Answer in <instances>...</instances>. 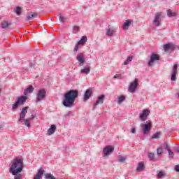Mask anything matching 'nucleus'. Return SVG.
<instances>
[{"mask_svg": "<svg viewBox=\"0 0 179 179\" xmlns=\"http://www.w3.org/2000/svg\"><path fill=\"white\" fill-rule=\"evenodd\" d=\"M166 176V173L163 171H157V178H163Z\"/></svg>", "mask_w": 179, "mask_h": 179, "instance_id": "31", "label": "nucleus"}, {"mask_svg": "<svg viewBox=\"0 0 179 179\" xmlns=\"http://www.w3.org/2000/svg\"><path fill=\"white\" fill-rule=\"evenodd\" d=\"M176 97H177V99H179V92H178V93L176 94Z\"/></svg>", "mask_w": 179, "mask_h": 179, "instance_id": "50", "label": "nucleus"}, {"mask_svg": "<svg viewBox=\"0 0 179 179\" xmlns=\"http://www.w3.org/2000/svg\"><path fill=\"white\" fill-rule=\"evenodd\" d=\"M140 127L141 128V131L144 135H146L147 134H149L150 131H152V122L149 121H146L145 123H141L140 124Z\"/></svg>", "mask_w": 179, "mask_h": 179, "instance_id": "5", "label": "nucleus"}, {"mask_svg": "<svg viewBox=\"0 0 179 179\" xmlns=\"http://www.w3.org/2000/svg\"><path fill=\"white\" fill-rule=\"evenodd\" d=\"M156 61H160V56L157 54H152L150 58L148 61V66H153V64Z\"/></svg>", "mask_w": 179, "mask_h": 179, "instance_id": "8", "label": "nucleus"}, {"mask_svg": "<svg viewBox=\"0 0 179 179\" xmlns=\"http://www.w3.org/2000/svg\"><path fill=\"white\" fill-rule=\"evenodd\" d=\"M175 171H176L177 173H179V165H176L175 166Z\"/></svg>", "mask_w": 179, "mask_h": 179, "instance_id": "44", "label": "nucleus"}, {"mask_svg": "<svg viewBox=\"0 0 179 179\" xmlns=\"http://www.w3.org/2000/svg\"><path fill=\"white\" fill-rule=\"evenodd\" d=\"M34 118V115H31V117H29V121H31Z\"/></svg>", "mask_w": 179, "mask_h": 179, "instance_id": "45", "label": "nucleus"}, {"mask_svg": "<svg viewBox=\"0 0 179 179\" xmlns=\"http://www.w3.org/2000/svg\"><path fill=\"white\" fill-rule=\"evenodd\" d=\"M3 126L0 124V132H1V131H2V129H3Z\"/></svg>", "mask_w": 179, "mask_h": 179, "instance_id": "47", "label": "nucleus"}, {"mask_svg": "<svg viewBox=\"0 0 179 179\" xmlns=\"http://www.w3.org/2000/svg\"><path fill=\"white\" fill-rule=\"evenodd\" d=\"M79 45H80L78 43L76 44L75 48L73 49L74 52H76V51H78V48H79Z\"/></svg>", "mask_w": 179, "mask_h": 179, "instance_id": "40", "label": "nucleus"}, {"mask_svg": "<svg viewBox=\"0 0 179 179\" xmlns=\"http://www.w3.org/2000/svg\"><path fill=\"white\" fill-rule=\"evenodd\" d=\"M27 110H29L28 106H26L22 109L21 113H20L19 121L20 122H24V125H26V127H27L28 128H30V127H31V125L30 124V120L25 119L26 115L27 114Z\"/></svg>", "mask_w": 179, "mask_h": 179, "instance_id": "3", "label": "nucleus"}, {"mask_svg": "<svg viewBox=\"0 0 179 179\" xmlns=\"http://www.w3.org/2000/svg\"><path fill=\"white\" fill-rule=\"evenodd\" d=\"M167 15L169 17H174L176 13L171 12V10H167Z\"/></svg>", "mask_w": 179, "mask_h": 179, "instance_id": "32", "label": "nucleus"}, {"mask_svg": "<svg viewBox=\"0 0 179 179\" xmlns=\"http://www.w3.org/2000/svg\"><path fill=\"white\" fill-rule=\"evenodd\" d=\"M59 21L62 22V23H65V22H66V17H65L64 16L60 15L59 17Z\"/></svg>", "mask_w": 179, "mask_h": 179, "instance_id": "37", "label": "nucleus"}, {"mask_svg": "<svg viewBox=\"0 0 179 179\" xmlns=\"http://www.w3.org/2000/svg\"><path fill=\"white\" fill-rule=\"evenodd\" d=\"M81 75H89L90 73V69L85 68L80 70Z\"/></svg>", "mask_w": 179, "mask_h": 179, "instance_id": "23", "label": "nucleus"}, {"mask_svg": "<svg viewBox=\"0 0 179 179\" xmlns=\"http://www.w3.org/2000/svg\"><path fill=\"white\" fill-rule=\"evenodd\" d=\"M37 16V13H30L27 16V20H33V17Z\"/></svg>", "mask_w": 179, "mask_h": 179, "instance_id": "24", "label": "nucleus"}, {"mask_svg": "<svg viewBox=\"0 0 179 179\" xmlns=\"http://www.w3.org/2000/svg\"><path fill=\"white\" fill-rule=\"evenodd\" d=\"M138 82L139 80L138 78H135L134 80L130 83V85L128 88V91L130 93H135L136 92V89L139 85Z\"/></svg>", "mask_w": 179, "mask_h": 179, "instance_id": "7", "label": "nucleus"}, {"mask_svg": "<svg viewBox=\"0 0 179 179\" xmlns=\"http://www.w3.org/2000/svg\"><path fill=\"white\" fill-rule=\"evenodd\" d=\"M11 23L9 22L8 21H2L1 22V29H8V27H9V26H11Z\"/></svg>", "mask_w": 179, "mask_h": 179, "instance_id": "21", "label": "nucleus"}, {"mask_svg": "<svg viewBox=\"0 0 179 179\" xmlns=\"http://www.w3.org/2000/svg\"><path fill=\"white\" fill-rule=\"evenodd\" d=\"M114 152V147L111 145H106L103 149V156L105 157H108L111 153Z\"/></svg>", "mask_w": 179, "mask_h": 179, "instance_id": "9", "label": "nucleus"}, {"mask_svg": "<svg viewBox=\"0 0 179 179\" xmlns=\"http://www.w3.org/2000/svg\"><path fill=\"white\" fill-rule=\"evenodd\" d=\"M164 18V14L162 12H157L155 13L154 19L152 20V24L155 27H159L162 26V19Z\"/></svg>", "mask_w": 179, "mask_h": 179, "instance_id": "4", "label": "nucleus"}, {"mask_svg": "<svg viewBox=\"0 0 179 179\" xmlns=\"http://www.w3.org/2000/svg\"><path fill=\"white\" fill-rule=\"evenodd\" d=\"M19 106H20V105L19 103L17 102V101H16L15 102V103L13 104V106H12L13 110H15L17 109V108H19Z\"/></svg>", "mask_w": 179, "mask_h": 179, "instance_id": "35", "label": "nucleus"}, {"mask_svg": "<svg viewBox=\"0 0 179 179\" xmlns=\"http://www.w3.org/2000/svg\"><path fill=\"white\" fill-rule=\"evenodd\" d=\"M23 171V159L16 157L10 167V173L15 176V179H22V173Z\"/></svg>", "mask_w": 179, "mask_h": 179, "instance_id": "1", "label": "nucleus"}, {"mask_svg": "<svg viewBox=\"0 0 179 179\" xmlns=\"http://www.w3.org/2000/svg\"><path fill=\"white\" fill-rule=\"evenodd\" d=\"M34 65H36V62H31L29 64V66H30V68H33V67H34Z\"/></svg>", "mask_w": 179, "mask_h": 179, "instance_id": "42", "label": "nucleus"}, {"mask_svg": "<svg viewBox=\"0 0 179 179\" xmlns=\"http://www.w3.org/2000/svg\"><path fill=\"white\" fill-rule=\"evenodd\" d=\"M69 115H71V113L69 112L68 113L66 114V117H69Z\"/></svg>", "mask_w": 179, "mask_h": 179, "instance_id": "49", "label": "nucleus"}, {"mask_svg": "<svg viewBox=\"0 0 179 179\" xmlns=\"http://www.w3.org/2000/svg\"><path fill=\"white\" fill-rule=\"evenodd\" d=\"M43 174H44V171L43 169H39L34 179H41V177H43Z\"/></svg>", "mask_w": 179, "mask_h": 179, "instance_id": "22", "label": "nucleus"}, {"mask_svg": "<svg viewBox=\"0 0 179 179\" xmlns=\"http://www.w3.org/2000/svg\"><path fill=\"white\" fill-rule=\"evenodd\" d=\"M163 48L165 52H169V51H173V50H175L176 45L171 43H169L164 45Z\"/></svg>", "mask_w": 179, "mask_h": 179, "instance_id": "14", "label": "nucleus"}, {"mask_svg": "<svg viewBox=\"0 0 179 179\" xmlns=\"http://www.w3.org/2000/svg\"><path fill=\"white\" fill-rule=\"evenodd\" d=\"M144 169H145V163H143V162H139L138 164L136 171L141 173V171H143Z\"/></svg>", "mask_w": 179, "mask_h": 179, "instance_id": "19", "label": "nucleus"}, {"mask_svg": "<svg viewBox=\"0 0 179 179\" xmlns=\"http://www.w3.org/2000/svg\"><path fill=\"white\" fill-rule=\"evenodd\" d=\"M149 114H150V111L148 109H144L140 113V120L143 122L146 121L148 120V117H149Z\"/></svg>", "mask_w": 179, "mask_h": 179, "instance_id": "12", "label": "nucleus"}, {"mask_svg": "<svg viewBox=\"0 0 179 179\" xmlns=\"http://www.w3.org/2000/svg\"><path fill=\"white\" fill-rule=\"evenodd\" d=\"M125 160H127V157L122 155L119 156L117 159V162H119L120 163H125Z\"/></svg>", "mask_w": 179, "mask_h": 179, "instance_id": "28", "label": "nucleus"}, {"mask_svg": "<svg viewBox=\"0 0 179 179\" xmlns=\"http://www.w3.org/2000/svg\"><path fill=\"white\" fill-rule=\"evenodd\" d=\"M131 132L132 134H135L136 132V131L135 130V128L131 129Z\"/></svg>", "mask_w": 179, "mask_h": 179, "instance_id": "46", "label": "nucleus"}, {"mask_svg": "<svg viewBox=\"0 0 179 179\" xmlns=\"http://www.w3.org/2000/svg\"><path fill=\"white\" fill-rule=\"evenodd\" d=\"M45 179H55V177H54V176H52V174H51V173H46L45 175Z\"/></svg>", "mask_w": 179, "mask_h": 179, "instance_id": "33", "label": "nucleus"}, {"mask_svg": "<svg viewBox=\"0 0 179 179\" xmlns=\"http://www.w3.org/2000/svg\"><path fill=\"white\" fill-rule=\"evenodd\" d=\"M164 149H166V150H168V152H169V150H170V147H169V145L165 144Z\"/></svg>", "mask_w": 179, "mask_h": 179, "instance_id": "43", "label": "nucleus"}, {"mask_svg": "<svg viewBox=\"0 0 179 179\" xmlns=\"http://www.w3.org/2000/svg\"><path fill=\"white\" fill-rule=\"evenodd\" d=\"M114 34V30L111 28H108L106 29V35L107 36H111Z\"/></svg>", "mask_w": 179, "mask_h": 179, "instance_id": "27", "label": "nucleus"}, {"mask_svg": "<svg viewBox=\"0 0 179 179\" xmlns=\"http://www.w3.org/2000/svg\"><path fill=\"white\" fill-rule=\"evenodd\" d=\"M76 59L78 62V66H83L85 62H86V58H85V54L83 53L77 55Z\"/></svg>", "mask_w": 179, "mask_h": 179, "instance_id": "10", "label": "nucleus"}, {"mask_svg": "<svg viewBox=\"0 0 179 179\" xmlns=\"http://www.w3.org/2000/svg\"><path fill=\"white\" fill-rule=\"evenodd\" d=\"M175 150H176V152H178V153H179V147L176 148Z\"/></svg>", "mask_w": 179, "mask_h": 179, "instance_id": "48", "label": "nucleus"}, {"mask_svg": "<svg viewBox=\"0 0 179 179\" xmlns=\"http://www.w3.org/2000/svg\"><path fill=\"white\" fill-rule=\"evenodd\" d=\"M133 59V56H128L127 59L124 62V65H128Z\"/></svg>", "mask_w": 179, "mask_h": 179, "instance_id": "26", "label": "nucleus"}, {"mask_svg": "<svg viewBox=\"0 0 179 179\" xmlns=\"http://www.w3.org/2000/svg\"><path fill=\"white\" fill-rule=\"evenodd\" d=\"M114 79H117V78H118V76L115 75L113 76Z\"/></svg>", "mask_w": 179, "mask_h": 179, "instance_id": "51", "label": "nucleus"}, {"mask_svg": "<svg viewBox=\"0 0 179 179\" xmlns=\"http://www.w3.org/2000/svg\"><path fill=\"white\" fill-rule=\"evenodd\" d=\"M73 31L75 34L78 33V31H79V27L78 26H74L73 27Z\"/></svg>", "mask_w": 179, "mask_h": 179, "instance_id": "41", "label": "nucleus"}, {"mask_svg": "<svg viewBox=\"0 0 179 179\" xmlns=\"http://www.w3.org/2000/svg\"><path fill=\"white\" fill-rule=\"evenodd\" d=\"M34 90V87H33V85H29L27 88L24 90V96H27L29 93H33Z\"/></svg>", "mask_w": 179, "mask_h": 179, "instance_id": "18", "label": "nucleus"}, {"mask_svg": "<svg viewBox=\"0 0 179 179\" xmlns=\"http://www.w3.org/2000/svg\"><path fill=\"white\" fill-rule=\"evenodd\" d=\"M57 131V126L55 124H52L50 126V128L48 129L46 135L48 136L53 135V134H55V131Z\"/></svg>", "mask_w": 179, "mask_h": 179, "instance_id": "16", "label": "nucleus"}, {"mask_svg": "<svg viewBox=\"0 0 179 179\" xmlns=\"http://www.w3.org/2000/svg\"><path fill=\"white\" fill-rule=\"evenodd\" d=\"M27 100V96H22L17 98V100L16 101V102L18 103V104L20 106H23V104H24V103H26Z\"/></svg>", "mask_w": 179, "mask_h": 179, "instance_id": "17", "label": "nucleus"}, {"mask_svg": "<svg viewBox=\"0 0 179 179\" xmlns=\"http://www.w3.org/2000/svg\"><path fill=\"white\" fill-rule=\"evenodd\" d=\"M177 68H178V64L176 63L171 72V80L172 82H176V80H177V78H176V76L177 75Z\"/></svg>", "mask_w": 179, "mask_h": 179, "instance_id": "11", "label": "nucleus"}, {"mask_svg": "<svg viewBox=\"0 0 179 179\" xmlns=\"http://www.w3.org/2000/svg\"><path fill=\"white\" fill-rule=\"evenodd\" d=\"M148 159H150V161L155 160V154L152 152L148 153Z\"/></svg>", "mask_w": 179, "mask_h": 179, "instance_id": "36", "label": "nucleus"}, {"mask_svg": "<svg viewBox=\"0 0 179 179\" xmlns=\"http://www.w3.org/2000/svg\"><path fill=\"white\" fill-rule=\"evenodd\" d=\"M168 153H169V157L170 158L174 157V152H173L171 150H169Z\"/></svg>", "mask_w": 179, "mask_h": 179, "instance_id": "39", "label": "nucleus"}, {"mask_svg": "<svg viewBox=\"0 0 179 179\" xmlns=\"http://www.w3.org/2000/svg\"><path fill=\"white\" fill-rule=\"evenodd\" d=\"M46 94H47V91H45V89L39 90L36 94V103H40V101H43V100H45Z\"/></svg>", "mask_w": 179, "mask_h": 179, "instance_id": "6", "label": "nucleus"}, {"mask_svg": "<svg viewBox=\"0 0 179 179\" xmlns=\"http://www.w3.org/2000/svg\"><path fill=\"white\" fill-rule=\"evenodd\" d=\"M123 101H125V97L124 96H121L117 98V104H121L122 103H123Z\"/></svg>", "mask_w": 179, "mask_h": 179, "instance_id": "29", "label": "nucleus"}, {"mask_svg": "<svg viewBox=\"0 0 179 179\" xmlns=\"http://www.w3.org/2000/svg\"><path fill=\"white\" fill-rule=\"evenodd\" d=\"M163 153V148H158L157 149V155H158V156H160V155H162Z\"/></svg>", "mask_w": 179, "mask_h": 179, "instance_id": "38", "label": "nucleus"}, {"mask_svg": "<svg viewBox=\"0 0 179 179\" xmlns=\"http://www.w3.org/2000/svg\"><path fill=\"white\" fill-rule=\"evenodd\" d=\"M15 13L18 16H20V15H22V8L20 6L16 7Z\"/></svg>", "mask_w": 179, "mask_h": 179, "instance_id": "34", "label": "nucleus"}, {"mask_svg": "<svg viewBox=\"0 0 179 179\" xmlns=\"http://www.w3.org/2000/svg\"><path fill=\"white\" fill-rule=\"evenodd\" d=\"M160 135H162V133L160 131H158L156 134L152 135V139H159V138H160Z\"/></svg>", "mask_w": 179, "mask_h": 179, "instance_id": "30", "label": "nucleus"}, {"mask_svg": "<svg viewBox=\"0 0 179 179\" xmlns=\"http://www.w3.org/2000/svg\"><path fill=\"white\" fill-rule=\"evenodd\" d=\"M92 93H93V90L92 88L87 89L85 92L83 100L87 101L92 96Z\"/></svg>", "mask_w": 179, "mask_h": 179, "instance_id": "15", "label": "nucleus"}, {"mask_svg": "<svg viewBox=\"0 0 179 179\" xmlns=\"http://www.w3.org/2000/svg\"><path fill=\"white\" fill-rule=\"evenodd\" d=\"M86 41H87V36H83L77 43L82 45V44H85Z\"/></svg>", "mask_w": 179, "mask_h": 179, "instance_id": "25", "label": "nucleus"}, {"mask_svg": "<svg viewBox=\"0 0 179 179\" xmlns=\"http://www.w3.org/2000/svg\"><path fill=\"white\" fill-rule=\"evenodd\" d=\"M131 23H132L131 20H127L126 22L123 24V30H128V28L129 26H131Z\"/></svg>", "mask_w": 179, "mask_h": 179, "instance_id": "20", "label": "nucleus"}, {"mask_svg": "<svg viewBox=\"0 0 179 179\" xmlns=\"http://www.w3.org/2000/svg\"><path fill=\"white\" fill-rule=\"evenodd\" d=\"M78 98V91L75 90H71L66 93L64 96V99L62 101L63 106L66 108H71L73 106L75 100Z\"/></svg>", "mask_w": 179, "mask_h": 179, "instance_id": "2", "label": "nucleus"}, {"mask_svg": "<svg viewBox=\"0 0 179 179\" xmlns=\"http://www.w3.org/2000/svg\"><path fill=\"white\" fill-rule=\"evenodd\" d=\"M104 97H106L104 94H101L98 96L96 101L93 106V110H94L99 104H103V103H104Z\"/></svg>", "mask_w": 179, "mask_h": 179, "instance_id": "13", "label": "nucleus"}]
</instances>
